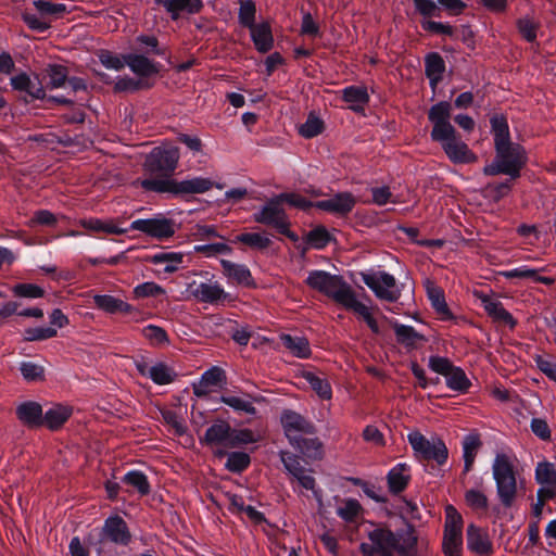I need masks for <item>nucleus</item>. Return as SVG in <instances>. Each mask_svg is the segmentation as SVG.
Instances as JSON below:
<instances>
[{
    "label": "nucleus",
    "mask_w": 556,
    "mask_h": 556,
    "mask_svg": "<svg viewBox=\"0 0 556 556\" xmlns=\"http://www.w3.org/2000/svg\"><path fill=\"white\" fill-rule=\"evenodd\" d=\"M255 13H256V8H255V3L252 0L241 1L239 13H238L239 23L242 26L251 29L252 27L257 25L255 23Z\"/></svg>",
    "instance_id": "nucleus-52"
},
{
    "label": "nucleus",
    "mask_w": 556,
    "mask_h": 556,
    "mask_svg": "<svg viewBox=\"0 0 556 556\" xmlns=\"http://www.w3.org/2000/svg\"><path fill=\"white\" fill-rule=\"evenodd\" d=\"M305 282L309 288L327 295L338 304H341L352 289L341 276L325 270L309 271Z\"/></svg>",
    "instance_id": "nucleus-5"
},
{
    "label": "nucleus",
    "mask_w": 556,
    "mask_h": 556,
    "mask_svg": "<svg viewBox=\"0 0 556 556\" xmlns=\"http://www.w3.org/2000/svg\"><path fill=\"white\" fill-rule=\"evenodd\" d=\"M220 265L223 267L224 275L236 282L237 285L252 288L255 287V281L251 274V270L244 264L233 263L228 260H222Z\"/></svg>",
    "instance_id": "nucleus-23"
},
{
    "label": "nucleus",
    "mask_w": 556,
    "mask_h": 556,
    "mask_svg": "<svg viewBox=\"0 0 556 556\" xmlns=\"http://www.w3.org/2000/svg\"><path fill=\"white\" fill-rule=\"evenodd\" d=\"M538 269L530 268L528 266H520L514 269L501 271L500 275L507 279L520 278V279H532L533 281L541 282L544 285L554 283V279L551 277H544L539 275Z\"/></svg>",
    "instance_id": "nucleus-41"
},
{
    "label": "nucleus",
    "mask_w": 556,
    "mask_h": 556,
    "mask_svg": "<svg viewBox=\"0 0 556 556\" xmlns=\"http://www.w3.org/2000/svg\"><path fill=\"white\" fill-rule=\"evenodd\" d=\"M427 295L434 311L440 314L444 319L452 317V314L445 302L444 292L441 288L434 286L432 282H427Z\"/></svg>",
    "instance_id": "nucleus-40"
},
{
    "label": "nucleus",
    "mask_w": 556,
    "mask_h": 556,
    "mask_svg": "<svg viewBox=\"0 0 556 556\" xmlns=\"http://www.w3.org/2000/svg\"><path fill=\"white\" fill-rule=\"evenodd\" d=\"M281 424L286 437L290 443H299L303 434H313L314 426L300 414L292 410H285L281 415Z\"/></svg>",
    "instance_id": "nucleus-16"
},
{
    "label": "nucleus",
    "mask_w": 556,
    "mask_h": 556,
    "mask_svg": "<svg viewBox=\"0 0 556 556\" xmlns=\"http://www.w3.org/2000/svg\"><path fill=\"white\" fill-rule=\"evenodd\" d=\"M280 341L285 348L298 358H308L312 354L309 342L305 337L291 336L289 333H281Z\"/></svg>",
    "instance_id": "nucleus-33"
},
{
    "label": "nucleus",
    "mask_w": 556,
    "mask_h": 556,
    "mask_svg": "<svg viewBox=\"0 0 556 556\" xmlns=\"http://www.w3.org/2000/svg\"><path fill=\"white\" fill-rule=\"evenodd\" d=\"M47 74L49 77L48 87L51 89L62 88L68 81L66 68L62 65H49Z\"/></svg>",
    "instance_id": "nucleus-53"
},
{
    "label": "nucleus",
    "mask_w": 556,
    "mask_h": 556,
    "mask_svg": "<svg viewBox=\"0 0 556 556\" xmlns=\"http://www.w3.org/2000/svg\"><path fill=\"white\" fill-rule=\"evenodd\" d=\"M396 341L406 346L415 348L419 342L427 341L426 337L417 332L412 326L400 324L397 320H390Z\"/></svg>",
    "instance_id": "nucleus-31"
},
{
    "label": "nucleus",
    "mask_w": 556,
    "mask_h": 556,
    "mask_svg": "<svg viewBox=\"0 0 556 556\" xmlns=\"http://www.w3.org/2000/svg\"><path fill=\"white\" fill-rule=\"evenodd\" d=\"M129 229L141 231L157 240H165L175 235L176 224L173 219L157 216L154 218L136 219L130 224Z\"/></svg>",
    "instance_id": "nucleus-13"
},
{
    "label": "nucleus",
    "mask_w": 556,
    "mask_h": 556,
    "mask_svg": "<svg viewBox=\"0 0 556 556\" xmlns=\"http://www.w3.org/2000/svg\"><path fill=\"white\" fill-rule=\"evenodd\" d=\"M324 129L323 121L314 114H309L305 123H303L299 132L304 138H313L319 135Z\"/></svg>",
    "instance_id": "nucleus-56"
},
{
    "label": "nucleus",
    "mask_w": 556,
    "mask_h": 556,
    "mask_svg": "<svg viewBox=\"0 0 556 556\" xmlns=\"http://www.w3.org/2000/svg\"><path fill=\"white\" fill-rule=\"evenodd\" d=\"M141 333L152 345L169 343L168 336L162 327L148 325L141 329Z\"/></svg>",
    "instance_id": "nucleus-54"
},
{
    "label": "nucleus",
    "mask_w": 556,
    "mask_h": 556,
    "mask_svg": "<svg viewBox=\"0 0 556 556\" xmlns=\"http://www.w3.org/2000/svg\"><path fill=\"white\" fill-rule=\"evenodd\" d=\"M72 409L67 406L55 405L48 409L42 416L45 422L50 429L60 428L71 416Z\"/></svg>",
    "instance_id": "nucleus-46"
},
{
    "label": "nucleus",
    "mask_w": 556,
    "mask_h": 556,
    "mask_svg": "<svg viewBox=\"0 0 556 556\" xmlns=\"http://www.w3.org/2000/svg\"><path fill=\"white\" fill-rule=\"evenodd\" d=\"M281 200L278 195L268 200L263 206L253 214V220L277 229H285L288 216L281 206Z\"/></svg>",
    "instance_id": "nucleus-14"
},
{
    "label": "nucleus",
    "mask_w": 556,
    "mask_h": 556,
    "mask_svg": "<svg viewBox=\"0 0 556 556\" xmlns=\"http://www.w3.org/2000/svg\"><path fill=\"white\" fill-rule=\"evenodd\" d=\"M34 7L43 16L60 17L67 12L64 3H52L48 0H34Z\"/></svg>",
    "instance_id": "nucleus-55"
},
{
    "label": "nucleus",
    "mask_w": 556,
    "mask_h": 556,
    "mask_svg": "<svg viewBox=\"0 0 556 556\" xmlns=\"http://www.w3.org/2000/svg\"><path fill=\"white\" fill-rule=\"evenodd\" d=\"M163 420L174 429V433L181 435L186 432L184 420L172 409L161 412Z\"/></svg>",
    "instance_id": "nucleus-64"
},
{
    "label": "nucleus",
    "mask_w": 556,
    "mask_h": 556,
    "mask_svg": "<svg viewBox=\"0 0 556 556\" xmlns=\"http://www.w3.org/2000/svg\"><path fill=\"white\" fill-rule=\"evenodd\" d=\"M187 292L197 301L208 304H219L229 298L223 286L213 278L205 281L193 280L189 282L187 285Z\"/></svg>",
    "instance_id": "nucleus-12"
},
{
    "label": "nucleus",
    "mask_w": 556,
    "mask_h": 556,
    "mask_svg": "<svg viewBox=\"0 0 556 556\" xmlns=\"http://www.w3.org/2000/svg\"><path fill=\"white\" fill-rule=\"evenodd\" d=\"M93 302L99 309L108 314H128L131 313L134 309L132 306L127 302L110 294H96L93 296Z\"/></svg>",
    "instance_id": "nucleus-32"
},
{
    "label": "nucleus",
    "mask_w": 556,
    "mask_h": 556,
    "mask_svg": "<svg viewBox=\"0 0 556 556\" xmlns=\"http://www.w3.org/2000/svg\"><path fill=\"white\" fill-rule=\"evenodd\" d=\"M432 140L441 144L448 160L455 164H469L477 161V155L456 136L455 129L451 134L441 135Z\"/></svg>",
    "instance_id": "nucleus-11"
},
{
    "label": "nucleus",
    "mask_w": 556,
    "mask_h": 556,
    "mask_svg": "<svg viewBox=\"0 0 556 556\" xmlns=\"http://www.w3.org/2000/svg\"><path fill=\"white\" fill-rule=\"evenodd\" d=\"M369 542H363V556H415L417 538L412 529L391 531L379 528L369 532Z\"/></svg>",
    "instance_id": "nucleus-2"
},
{
    "label": "nucleus",
    "mask_w": 556,
    "mask_h": 556,
    "mask_svg": "<svg viewBox=\"0 0 556 556\" xmlns=\"http://www.w3.org/2000/svg\"><path fill=\"white\" fill-rule=\"evenodd\" d=\"M362 280L380 300L396 302L401 296L402 291L396 283V279L389 273L362 274Z\"/></svg>",
    "instance_id": "nucleus-8"
},
{
    "label": "nucleus",
    "mask_w": 556,
    "mask_h": 556,
    "mask_svg": "<svg viewBox=\"0 0 556 556\" xmlns=\"http://www.w3.org/2000/svg\"><path fill=\"white\" fill-rule=\"evenodd\" d=\"M444 71V61L438 53H431L427 55L426 75L429 78L430 86L432 87V89H434L437 87V84L442 79Z\"/></svg>",
    "instance_id": "nucleus-43"
},
{
    "label": "nucleus",
    "mask_w": 556,
    "mask_h": 556,
    "mask_svg": "<svg viewBox=\"0 0 556 556\" xmlns=\"http://www.w3.org/2000/svg\"><path fill=\"white\" fill-rule=\"evenodd\" d=\"M20 370L23 378L27 381L40 380L43 377V368L31 362H23Z\"/></svg>",
    "instance_id": "nucleus-63"
},
{
    "label": "nucleus",
    "mask_w": 556,
    "mask_h": 556,
    "mask_svg": "<svg viewBox=\"0 0 556 556\" xmlns=\"http://www.w3.org/2000/svg\"><path fill=\"white\" fill-rule=\"evenodd\" d=\"M225 382V371L217 366H213L201 375L199 381L192 384L193 393L197 396H205Z\"/></svg>",
    "instance_id": "nucleus-22"
},
{
    "label": "nucleus",
    "mask_w": 556,
    "mask_h": 556,
    "mask_svg": "<svg viewBox=\"0 0 556 556\" xmlns=\"http://www.w3.org/2000/svg\"><path fill=\"white\" fill-rule=\"evenodd\" d=\"M56 333V329L52 327H33L25 329L24 339L26 341H41L53 338Z\"/></svg>",
    "instance_id": "nucleus-61"
},
{
    "label": "nucleus",
    "mask_w": 556,
    "mask_h": 556,
    "mask_svg": "<svg viewBox=\"0 0 556 556\" xmlns=\"http://www.w3.org/2000/svg\"><path fill=\"white\" fill-rule=\"evenodd\" d=\"M230 435V425L227 421L218 420L206 429L201 441L207 445H222L229 447Z\"/></svg>",
    "instance_id": "nucleus-26"
},
{
    "label": "nucleus",
    "mask_w": 556,
    "mask_h": 556,
    "mask_svg": "<svg viewBox=\"0 0 556 556\" xmlns=\"http://www.w3.org/2000/svg\"><path fill=\"white\" fill-rule=\"evenodd\" d=\"M307 243L314 249H324L330 241V235L324 227L311 230L306 236Z\"/></svg>",
    "instance_id": "nucleus-58"
},
{
    "label": "nucleus",
    "mask_w": 556,
    "mask_h": 556,
    "mask_svg": "<svg viewBox=\"0 0 556 556\" xmlns=\"http://www.w3.org/2000/svg\"><path fill=\"white\" fill-rule=\"evenodd\" d=\"M491 470L500 503L506 508L511 507L517 498L519 484L515 455L496 452Z\"/></svg>",
    "instance_id": "nucleus-4"
},
{
    "label": "nucleus",
    "mask_w": 556,
    "mask_h": 556,
    "mask_svg": "<svg viewBox=\"0 0 556 556\" xmlns=\"http://www.w3.org/2000/svg\"><path fill=\"white\" fill-rule=\"evenodd\" d=\"M220 402L238 414H256L253 397L250 394L228 392L220 396Z\"/></svg>",
    "instance_id": "nucleus-25"
},
{
    "label": "nucleus",
    "mask_w": 556,
    "mask_h": 556,
    "mask_svg": "<svg viewBox=\"0 0 556 556\" xmlns=\"http://www.w3.org/2000/svg\"><path fill=\"white\" fill-rule=\"evenodd\" d=\"M407 439L419 458L434 460L439 465H443L447 460L448 451L441 439L429 440L419 431L409 432Z\"/></svg>",
    "instance_id": "nucleus-7"
},
{
    "label": "nucleus",
    "mask_w": 556,
    "mask_h": 556,
    "mask_svg": "<svg viewBox=\"0 0 556 556\" xmlns=\"http://www.w3.org/2000/svg\"><path fill=\"white\" fill-rule=\"evenodd\" d=\"M355 204L356 199L351 192H339L327 200L315 202V207L343 216L352 212Z\"/></svg>",
    "instance_id": "nucleus-19"
},
{
    "label": "nucleus",
    "mask_w": 556,
    "mask_h": 556,
    "mask_svg": "<svg viewBox=\"0 0 556 556\" xmlns=\"http://www.w3.org/2000/svg\"><path fill=\"white\" fill-rule=\"evenodd\" d=\"M193 252L203 254L206 257H213L219 254H229L231 252V249L225 242H215L208 244L194 245Z\"/></svg>",
    "instance_id": "nucleus-57"
},
{
    "label": "nucleus",
    "mask_w": 556,
    "mask_h": 556,
    "mask_svg": "<svg viewBox=\"0 0 556 556\" xmlns=\"http://www.w3.org/2000/svg\"><path fill=\"white\" fill-rule=\"evenodd\" d=\"M481 440L478 434H468L463 441V459H464V473L471 471Z\"/></svg>",
    "instance_id": "nucleus-38"
},
{
    "label": "nucleus",
    "mask_w": 556,
    "mask_h": 556,
    "mask_svg": "<svg viewBox=\"0 0 556 556\" xmlns=\"http://www.w3.org/2000/svg\"><path fill=\"white\" fill-rule=\"evenodd\" d=\"M236 242L244 243L254 249H266L270 244V239L258 232H243L236 237Z\"/></svg>",
    "instance_id": "nucleus-51"
},
{
    "label": "nucleus",
    "mask_w": 556,
    "mask_h": 556,
    "mask_svg": "<svg viewBox=\"0 0 556 556\" xmlns=\"http://www.w3.org/2000/svg\"><path fill=\"white\" fill-rule=\"evenodd\" d=\"M410 479L409 467L400 463L395 465L388 473V484L391 493L402 492Z\"/></svg>",
    "instance_id": "nucleus-35"
},
{
    "label": "nucleus",
    "mask_w": 556,
    "mask_h": 556,
    "mask_svg": "<svg viewBox=\"0 0 556 556\" xmlns=\"http://www.w3.org/2000/svg\"><path fill=\"white\" fill-rule=\"evenodd\" d=\"M250 464V457L243 452H232L228 454L226 468L232 472L244 470Z\"/></svg>",
    "instance_id": "nucleus-59"
},
{
    "label": "nucleus",
    "mask_w": 556,
    "mask_h": 556,
    "mask_svg": "<svg viewBox=\"0 0 556 556\" xmlns=\"http://www.w3.org/2000/svg\"><path fill=\"white\" fill-rule=\"evenodd\" d=\"M490 122L495 157L483 167V174L488 176L504 174L515 179L519 177L520 170L527 162L526 151L519 143L511 142L505 117L494 115Z\"/></svg>",
    "instance_id": "nucleus-1"
},
{
    "label": "nucleus",
    "mask_w": 556,
    "mask_h": 556,
    "mask_svg": "<svg viewBox=\"0 0 556 556\" xmlns=\"http://www.w3.org/2000/svg\"><path fill=\"white\" fill-rule=\"evenodd\" d=\"M134 294L136 298H155L165 294V290L153 281H147L136 286L134 288Z\"/></svg>",
    "instance_id": "nucleus-62"
},
{
    "label": "nucleus",
    "mask_w": 556,
    "mask_h": 556,
    "mask_svg": "<svg viewBox=\"0 0 556 556\" xmlns=\"http://www.w3.org/2000/svg\"><path fill=\"white\" fill-rule=\"evenodd\" d=\"M251 39L255 49L266 53L274 47V37L268 22H262L250 29Z\"/></svg>",
    "instance_id": "nucleus-30"
},
{
    "label": "nucleus",
    "mask_w": 556,
    "mask_h": 556,
    "mask_svg": "<svg viewBox=\"0 0 556 556\" xmlns=\"http://www.w3.org/2000/svg\"><path fill=\"white\" fill-rule=\"evenodd\" d=\"M467 546L478 555H490L492 553V543L488 533L473 523L467 527Z\"/></svg>",
    "instance_id": "nucleus-24"
},
{
    "label": "nucleus",
    "mask_w": 556,
    "mask_h": 556,
    "mask_svg": "<svg viewBox=\"0 0 556 556\" xmlns=\"http://www.w3.org/2000/svg\"><path fill=\"white\" fill-rule=\"evenodd\" d=\"M184 258L185 254L181 252H157L149 256V262L154 265H162L164 273L172 274L180 268Z\"/></svg>",
    "instance_id": "nucleus-34"
},
{
    "label": "nucleus",
    "mask_w": 556,
    "mask_h": 556,
    "mask_svg": "<svg viewBox=\"0 0 556 556\" xmlns=\"http://www.w3.org/2000/svg\"><path fill=\"white\" fill-rule=\"evenodd\" d=\"M362 510L359 502L355 498H346L337 508V515L346 522H353Z\"/></svg>",
    "instance_id": "nucleus-50"
},
{
    "label": "nucleus",
    "mask_w": 556,
    "mask_h": 556,
    "mask_svg": "<svg viewBox=\"0 0 556 556\" xmlns=\"http://www.w3.org/2000/svg\"><path fill=\"white\" fill-rule=\"evenodd\" d=\"M535 480L541 485L538 490L540 505L556 496V468L548 462H540L535 467Z\"/></svg>",
    "instance_id": "nucleus-15"
},
{
    "label": "nucleus",
    "mask_w": 556,
    "mask_h": 556,
    "mask_svg": "<svg viewBox=\"0 0 556 556\" xmlns=\"http://www.w3.org/2000/svg\"><path fill=\"white\" fill-rule=\"evenodd\" d=\"M125 62L135 74L140 76H150L157 72L155 63L141 54H128L125 56Z\"/></svg>",
    "instance_id": "nucleus-39"
},
{
    "label": "nucleus",
    "mask_w": 556,
    "mask_h": 556,
    "mask_svg": "<svg viewBox=\"0 0 556 556\" xmlns=\"http://www.w3.org/2000/svg\"><path fill=\"white\" fill-rule=\"evenodd\" d=\"M481 300L482 306L484 311L488 313L496 321H502L506 325H509L511 328L515 326L516 321L511 314L507 312L502 302L494 299L493 296L481 294L479 295Z\"/></svg>",
    "instance_id": "nucleus-28"
},
{
    "label": "nucleus",
    "mask_w": 556,
    "mask_h": 556,
    "mask_svg": "<svg viewBox=\"0 0 556 556\" xmlns=\"http://www.w3.org/2000/svg\"><path fill=\"white\" fill-rule=\"evenodd\" d=\"M429 121L433 124L431 130V138L441 135L451 134L455 128L450 122L451 104L448 102H439L431 106L428 113Z\"/></svg>",
    "instance_id": "nucleus-18"
},
{
    "label": "nucleus",
    "mask_w": 556,
    "mask_h": 556,
    "mask_svg": "<svg viewBox=\"0 0 556 556\" xmlns=\"http://www.w3.org/2000/svg\"><path fill=\"white\" fill-rule=\"evenodd\" d=\"M180 159V152L176 146L155 147L146 156L143 170L146 177L139 179V185L146 191L165 193L154 187L157 181H175L172 176L175 173Z\"/></svg>",
    "instance_id": "nucleus-3"
},
{
    "label": "nucleus",
    "mask_w": 556,
    "mask_h": 556,
    "mask_svg": "<svg viewBox=\"0 0 556 556\" xmlns=\"http://www.w3.org/2000/svg\"><path fill=\"white\" fill-rule=\"evenodd\" d=\"M444 556H462L463 553V517L453 505L445 507L443 535Z\"/></svg>",
    "instance_id": "nucleus-6"
},
{
    "label": "nucleus",
    "mask_w": 556,
    "mask_h": 556,
    "mask_svg": "<svg viewBox=\"0 0 556 556\" xmlns=\"http://www.w3.org/2000/svg\"><path fill=\"white\" fill-rule=\"evenodd\" d=\"M154 187L160 190H167L166 193L172 194H195L204 193L213 187L223 189L222 184H215L208 177L194 176L180 181H157Z\"/></svg>",
    "instance_id": "nucleus-10"
},
{
    "label": "nucleus",
    "mask_w": 556,
    "mask_h": 556,
    "mask_svg": "<svg viewBox=\"0 0 556 556\" xmlns=\"http://www.w3.org/2000/svg\"><path fill=\"white\" fill-rule=\"evenodd\" d=\"M103 536L118 545H128L131 541V534L125 520L117 516H110L104 521Z\"/></svg>",
    "instance_id": "nucleus-20"
},
{
    "label": "nucleus",
    "mask_w": 556,
    "mask_h": 556,
    "mask_svg": "<svg viewBox=\"0 0 556 556\" xmlns=\"http://www.w3.org/2000/svg\"><path fill=\"white\" fill-rule=\"evenodd\" d=\"M17 418L25 425L34 427L42 424V408L36 402H24L16 407Z\"/></svg>",
    "instance_id": "nucleus-36"
},
{
    "label": "nucleus",
    "mask_w": 556,
    "mask_h": 556,
    "mask_svg": "<svg viewBox=\"0 0 556 556\" xmlns=\"http://www.w3.org/2000/svg\"><path fill=\"white\" fill-rule=\"evenodd\" d=\"M123 481L138 491L140 495H147L150 493V483L147 476L139 471L132 470L124 476Z\"/></svg>",
    "instance_id": "nucleus-49"
},
{
    "label": "nucleus",
    "mask_w": 556,
    "mask_h": 556,
    "mask_svg": "<svg viewBox=\"0 0 556 556\" xmlns=\"http://www.w3.org/2000/svg\"><path fill=\"white\" fill-rule=\"evenodd\" d=\"M343 99L353 111H359L369 101L367 89L361 86H349L342 90Z\"/></svg>",
    "instance_id": "nucleus-42"
},
{
    "label": "nucleus",
    "mask_w": 556,
    "mask_h": 556,
    "mask_svg": "<svg viewBox=\"0 0 556 556\" xmlns=\"http://www.w3.org/2000/svg\"><path fill=\"white\" fill-rule=\"evenodd\" d=\"M14 90L26 92L34 99H43L46 91L40 81H34L26 73L17 74L10 79Z\"/></svg>",
    "instance_id": "nucleus-29"
},
{
    "label": "nucleus",
    "mask_w": 556,
    "mask_h": 556,
    "mask_svg": "<svg viewBox=\"0 0 556 556\" xmlns=\"http://www.w3.org/2000/svg\"><path fill=\"white\" fill-rule=\"evenodd\" d=\"M370 192L371 202L378 206H382L388 203H399L388 186L374 187L370 189Z\"/></svg>",
    "instance_id": "nucleus-60"
},
{
    "label": "nucleus",
    "mask_w": 556,
    "mask_h": 556,
    "mask_svg": "<svg viewBox=\"0 0 556 556\" xmlns=\"http://www.w3.org/2000/svg\"><path fill=\"white\" fill-rule=\"evenodd\" d=\"M155 3L162 5L173 20L178 18L180 13L195 14L203 7L202 0H155Z\"/></svg>",
    "instance_id": "nucleus-27"
},
{
    "label": "nucleus",
    "mask_w": 556,
    "mask_h": 556,
    "mask_svg": "<svg viewBox=\"0 0 556 556\" xmlns=\"http://www.w3.org/2000/svg\"><path fill=\"white\" fill-rule=\"evenodd\" d=\"M465 502L468 507L475 511H486L489 507V498L483 491L478 489H469L464 494Z\"/></svg>",
    "instance_id": "nucleus-48"
},
{
    "label": "nucleus",
    "mask_w": 556,
    "mask_h": 556,
    "mask_svg": "<svg viewBox=\"0 0 556 556\" xmlns=\"http://www.w3.org/2000/svg\"><path fill=\"white\" fill-rule=\"evenodd\" d=\"M303 378L321 400H330L332 397L331 386L325 377L313 371H304Z\"/></svg>",
    "instance_id": "nucleus-44"
},
{
    "label": "nucleus",
    "mask_w": 556,
    "mask_h": 556,
    "mask_svg": "<svg viewBox=\"0 0 556 556\" xmlns=\"http://www.w3.org/2000/svg\"><path fill=\"white\" fill-rule=\"evenodd\" d=\"M446 386L454 391L466 392L470 387V381L465 371L459 367H453L445 377Z\"/></svg>",
    "instance_id": "nucleus-47"
},
{
    "label": "nucleus",
    "mask_w": 556,
    "mask_h": 556,
    "mask_svg": "<svg viewBox=\"0 0 556 556\" xmlns=\"http://www.w3.org/2000/svg\"><path fill=\"white\" fill-rule=\"evenodd\" d=\"M340 305L361 317L374 333H379L380 328L371 313V308L357 299L353 289H351Z\"/></svg>",
    "instance_id": "nucleus-21"
},
{
    "label": "nucleus",
    "mask_w": 556,
    "mask_h": 556,
    "mask_svg": "<svg viewBox=\"0 0 556 556\" xmlns=\"http://www.w3.org/2000/svg\"><path fill=\"white\" fill-rule=\"evenodd\" d=\"M299 450L304 456L312 459H320L323 457V443L317 438H299V443H290Z\"/></svg>",
    "instance_id": "nucleus-45"
},
{
    "label": "nucleus",
    "mask_w": 556,
    "mask_h": 556,
    "mask_svg": "<svg viewBox=\"0 0 556 556\" xmlns=\"http://www.w3.org/2000/svg\"><path fill=\"white\" fill-rule=\"evenodd\" d=\"M80 225L89 231L108 235H124L128 231L127 228L118 226L112 219L88 218L80 220Z\"/></svg>",
    "instance_id": "nucleus-37"
},
{
    "label": "nucleus",
    "mask_w": 556,
    "mask_h": 556,
    "mask_svg": "<svg viewBox=\"0 0 556 556\" xmlns=\"http://www.w3.org/2000/svg\"><path fill=\"white\" fill-rule=\"evenodd\" d=\"M135 366L141 376L150 378L156 384H168L176 377L174 369L161 362L150 364L141 358L135 362Z\"/></svg>",
    "instance_id": "nucleus-17"
},
{
    "label": "nucleus",
    "mask_w": 556,
    "mask_h": 556,
    "mask_svg": "<svg viewBox=\"0 0 556 556\" xmlns=\"http://www.w3.org/2000/svg\"><path fill=\"white\" fill-rule=\"evenodd\" d=\"M280 458L285 469L291 477V481H295L303 490L312 491L314 496L320 500V491L316 489V480L312 476V470L302 465V459L289 452H281Z\"/></svg>",
    "instance_id": "nucleus-9"
}]
</instances>
